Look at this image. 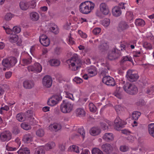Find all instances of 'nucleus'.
<instances>
[{
	"label": "nucleus",
	"mask_w": 154,
	"mask_h": 154,
	"mask_svg": "<svg viewBox=\"0 0 154 154\" xmlns=\"http://www.w3.org/2000/svg\"><path fill=\"white\" fill-rule=\"evenodd\" d=\"M73 107V105L71 102L66 100H63L60 105V110L63 113H68L72 111Z\"/></svg>",
	"instance_id": "nucleus-1"
},
{
	"label": "nucleus",
	"mask_w": 154,
	"mask_h": 154,
	"mask_svg": "<svg viewBox=\"0 0 154 154\" xmlns=\"http://www.w3.org/2000/svg\"><path fill=\"white\" fill-rule=\"evenodd\" d=\"M30 6L29 2H21L20 3V9L23 11L27 10Z\"/></svg>",
	"instance_id": "nucleus-19"
},
{
	"label": "nucleus",
	"mask_w": 154,
	"mask_h": 154,
	"mask_svg": "<svg viewBox=\"0 0 154 154\" xmlns=\"http://www.w3.org/2000/svg\"><path fill=\"white\" fill-rule=\"evenodd\" d=\"M27 69L29 72L33 71L39 72L42 70V67L39 63H35L33 66H28Z\"/></svg>",
	"instance_id": "nucleus-10"
},
{
	"label": "nucleus",
	"mask_w": 154,
	"mask_h": 154,
	"mask_svg": "<svg viewBox=\"0 0 154 154\" xmlns=\"http://www.w3.org/2000/svg\"><path fill=\"white\" fill-rule=\"evenodd\" d=\"M143 46L145 48L147 49H151V48L150 44L147 42H144L143 43Z\"/></svg>",
	"instance_id": "nucleus-54"
},
{
	"label": "nucleus",
	"mask_w": 154,
	"mask_h": 154,
	"mask_svg": "<svg viewBox=\"0 0 154 154\" xmlns=\"http://www.w3.org/2000/svg\"><path fill=\"white\" fill-rule=\"evenodd\" d=\"M129 27V26L125 21H122L119 23L118 30L119 32L123 31Z\"/></svg>",
	"instance_id": "nucleus-14"
},
{
	"label": "nucleus",
	"mask_w": 154,
	"mask_h": 154,
	"mask_svg": "<svg viewBox=\"0 0 154 154\" xmlns=\"http://www.w3.org/2000/svg\"><path fill=\"white\" fill-rule=\"evenodd\" d=\"M101 29L99 28H96L94 29L93 30V32L95 35H97L99 34L100 32Z\"/></svg>",
	"instance_id": "nucleus-55"
},
{
	"label": "nucleus",
	"mask_w": 154,
	"mask_h": 154,
	"mask_svg": "<svg viewBox=\"0 0 154 154\" xmlns=\"http://www.w3.org/2000/svg\"><path fill=\"white\" fill-rule=\"evenodd\" d=\"M126 124L125 122L122 121L119 117H117L114 121L115 128L118 131L122 128Z\"/></svg>",
	"instance_id": "nucleus-4"
},
{
	"label": "nucleus",
	"mask_w": 154,
	"mask_h": 154,
	"mask_svg": "<svg viewBox=\"0 0 154 154\" xmlns=\"http://www.w3.org/2000/svg\"><path fill=\"white\" fill-rule=\"evenodd\" d=\"M128 149V146L125 145L121 146L120 147V150L121 151L125 152L127 151Z\"/></svg>",
	"instance_id": "nucleus-50"
},
{
	"label": "nucleus",
	"mask_w": 154,
	"mask_h": 154,
	"mask_svg": "<svg viewBox=\"0 0 154 154\" xmlns=\"http://www.w3.org/2000/svg\"><path fill=\"white\" fill-rule=\"evenodd\" d=\"M18 37L17 35L15 34H12L9 37L10 41L12 43L16 42L18 40Z\"/></svg>",
	"instance_id": "nucleus-30"
},
{
	"label": "nucleus",
	"mask_w": 154,
	"mask_h": 154,
	"mask_svg": "<svg viewBox=\"0 0 154 154\" xmlns=\"http://www.w3.org/2000/svg\"><path fill=\"white\" fill-rule=\"evenodd\" d=\"M70 60V62L71 63V65L72 66L74 67L76 66H76H79L80 67H81L82 62L80 59H78L77 54H74L73 56L71 58Z\"/></svg>",
	"instance_id": "nucleus-8"
},
{
	"label": "nucleus",
	"mask_w": 154,
	"mask_h": 154,
	"mask_svg": "<svg viewBox=\"0 0 154 154\" xmlns=\"http://www.w3.org/2000/svg\"><path fill=\"white\" fill-rule=\"evenodd\" d=\"M12 132L13 134L17 135L20 133V130L18 127L15 126L13 128Z\"/></svg>",
	"instance_id": "nucleus-44"
},
{
	"label": "nucleus",
	"mask_w": 154,
	"mask_h": 154,
	"mask_svg": "<svg viewBox=\"0 0 154 154\" xmlns=\"http://www.w3.org/2000/svg\"><path fill=\"white\" fill-rule=\"evenodd\" d=\"M100 11L104 15H106L109 14V11L108 6L105 3H101L100 6Z\"/></svg>",
	"instance_id": "nucleus-13"
},
{
	"label": "nucleus",
	"mask_w": 154,
	"mask_h": 154,
	"mask_svg": "<svg viewBox=\"0 0 154 154\" xmlns=\"http://www.w3.org/2000/svg\"><path fill=\"white\" fill-rule=\"evenodd\" d=\"M6 32L8 34H12L13 32V30H12L11 29H10L9 28L6 27Z\"/></svg>",
	"instance_id": "nucleus-64"
},
{
	"label": "nucleus",
	"mask_w": 154,
	"mask_h": 154,
	"mask_svg": "<svg viewBox=\"0 0 154 154\" xmlns=\"http://www.w3.org/2000/svg\"><path fill=\"white\" fill-rule=\"evenodd\" d=\"M36 134L39 137H42L44 134V131L42 129H39L36 131Z\"/></svg>",
	"instance_id": "nucleus-41"
},
{
	"label": "nucleus",
	"mask_w": 154,
	"mask_h": 154,
	"mask_svg": "<svg viewBox=\"0 0 154 154\" xmlns=\"http://www.w3.org/2000/svg\"><path fill=\"white\" fill-rule=\"evenodd\" d=\"M79 10L81 13L85 14H88L91 12V10L89 9L88 6L84 8H79Z\"/></svg>",
	"instance_id": "nucleus-29"
},
{
	"label": "nucleus",
	"mask_w": 154,
	"mask_h": 154,
	"mask_svg": "<svg viewBox=\"0 0 154 154\" xmlns=\"http://www.w3.org/2000/svg\"><path fill=\"white\" fill-rule=\"evenodd\" d=\"M21 127L24 130H28L31 128L30 125L26 123H23L21 124Z\"/></svg>",
	"instance_id": "nucleus-36"
},
{
	"label": "nucleus",
	"mask_w": 154,
	"mask_h": 154,
	"mask_svg": "<svg viewBox=\"0 0 154 154\" xmlns=\"http://www.w3.org/2000/svg\"><path fill=\"white\" fill-rule=\"evenodd\" d=\"M92 154H103L102 152L98 148H94L92 150Z\"/></svg>",
	"instance_id": "nucleus-39"
},
{
	"label": "nucleus",
	"mask_w": 154,
	"mask_h": 154,
	"mask_svg": "<svg viewBox=\"0 0 154 154\" xmlns=\"http://www.w3.org/2000/svg\"><path fill=\"white\" fill-rule=\"evenodd\" d=\"M32 137L30 134H28L24 136L23 140L25 143H28L32 140Z\"/></svg>",
	"instance_id": "nucleus-27"
},
{
	"label": "nucleus",
	"mask_w": 154,
	"mask_h": 154,
	"mask_svg": "<svg viewBox=\"0 0 154 154\" xmlns=\"http://www.w3.org/2000/svg\"><path fill=\"white\" fill-rule=\"evenodd\" d=\"M88 73L90 74V76H93L96 75V72L94 70L91 69H88Z\"/></svg>",
	"instance_id": "nucleus-58"
},
{
	"label": "nucleus",
	"mask_w": 154,
	"mask_h": 154,
	"mask_svg": "<svg viewBox=\"0 0 154 154\" xmlns=\"http://www.w3.org/2000/svg\"><path fill=\"white\" fill-rule=\"evenodd\" d=\"M14 15H13L10 13H8L5 16V19L7 21H9L11 20V18L14 17Z\"/></svg>",
	"instance_id": "nucleus-43"
},
{
	"label": "nucleus",
	"mask_w": 154,
	"mask_h": 154,
	"mask_svg": "<svg viewBox=\"0 0 154 154\" xmlns=\"http://www.w3.org/2000/svg\"><path fill=\"white\" fill-rule=\"evenodd\" d=\"M115 108L116 112H118L122 110V107L120 105L116 106H115Z\"/></svg>",
	"instance_id": "nucleus-62"
},
{
	"label": "nucleus",
	"mask_w": 154,
	"mask_h": 154,
	"mask_svg": "<svg viewBox=\"0 0 154 154\" xmlns=\"http://www.w3.org/2000/svg\"><path fill=\"white\" fill-rule=\"evenodd\" d=\"M70 148L71 149L72 151L75 152L77 153L79 152V148L77 146L73 145L72 147L70 146Z\"/></svg>",
	"instance_id": "nucleus-45"
},
{
	"label": "nucleus",
	"mask_w": 154,
	"mask_h": 154,
	"mask_svg": "<svg viewBox=\"0 0 154 154\" xmlns=\"http://www.w3.org/2000/svg\"><path fill=\"white\" fill-rule=\"evenodd\" d=\"M17 152L19 154H30V151L26 147L21 148Z\"/></svg>",
	"instance_id": "nucleus-23"
},
{
	"label": "nucleus",
	"mask_w": 154,
	"mask_h": 154,
	"mask_svg": "<svg viewBox=\"0 0 154 154\" xmlns=\"http://www.w3.org/2000/svg\"><path fill=\"white\" fill-rule=\"evenodd\" d=\"M120 56L118 49L116 48H113L108 53V57L109 60H113L117 59Z\"/></svg>",
	"instance_id": "nucleus-3"
},
{
	"label": "nucleus",
	"mask_w": 154,
	"mask_h": 154,
	"mask_svg": "<svg viewBox=\"0 0 154 154\" xmlns=\"http://www.w3.org/2000/svg\"><path fill=\"white\" fill-rule=\"evenodd\" d=\"M90 111L92 112H95L97 110L96 107L92 103H90L89 105Z\"/></svg>",
	"instance_id": "nucleus-38"
},
{
	"label": "nucleus",
	"mask_w": 154,
	"mask_h": 154,
	"mask_svg": "<svg viewBox=\"0 0 154 154\" xmlns=\"http://www.w3.org/2000/svg\"><path fill=\"white\" fill-rule=\"evenodd\" d=\"M124 85L123 87L124 90L127 93L128 91L130 89L129 88L133 84L130 83L128 82H123Z\"/></svg>",
	"instance_id": "nucleus-22"
},
{
	"label": "nucleus",
	"mask_w": 154,
	"mask_h": 154,
	"mask_svg": "<svg viewBox=\"0 0 154 154\" xmlns=\"http://www.w3.org/2000/svg\"><path fill=\"white\" fill-rule=\"evenodd\" d=\"M30 18L32 21H36L39 19V15L36 12H32L30 14Z\"/></svg>",
	"instance_id": "nucleus-20"
},
{
	"label": "nucleus",
	"mask_w": 154,
	"mask_h": 154,
	"mask_svg": "<svg viewBox=\"0 0 154 154\" xmlns=\"http://www.w3.org/2000/svg\"><path fill=\"white\" fill-rule=\"evenodd\" d=\"M16 117L17 119L19 121H21L24 120V119H23V117L20 114H17L16 116Z\"/></svg>",
	"instance_id": "nucleus-63"
},
{
	"label": "nucleus",
	"mask_w": 154,
	"mask_h": 154,
	"mask_svg": "<svg viewBox=\"0 0 154 154\" xmlns=\"http://www.w3.org/2000/svg\"><path fill=\"white\" fill-rule=\"evenodd\" d=\"M73 81L75 82L76 83H80L82 82V80L78 77H75L73 79Z\"/></svg>",
	"instance_id": "nucleus-52"
},
{
	"label": "nucleus",
	"mask_w": 154,
	"mask_h": 154,
	"mask_svg": "<svg viewBox=\"0 0 154 154\" xmlns=\"http://www.w3.org/2000/svg\"><path fill=\"white\" fill-rule=\"evenodd\" d=\"M24 88L26 89H30L33 88L35 85L33 81L30 80H26L23 83Z\"/></svg>",
	"instance_id": "nucleus-12"
},
{
	"label": "nucleus",
	"mask_w": 154,
	"mask_h": 154,
	"mask_svg": "<svg viewBox=\"0 0 154 154\" xmlns=\"http://www.w3.org/2000/svg\"><path fill=\"white\" fill-rule=\"evenodd\" d=\"M100 131V129L98 127H93L90 130V133L92 135L96 136L99 134Z\"/></svg>",
	"instance_id": "nucleus-21"
},
{
	"label": "nucleus",
	"mask_w": 154,
	"mask_h": 154,
	"mask_svg": "<svg viewBox=\"0 0 154 154\" xmlns=\"http://www.w3.org/2000/svg\"><path fill=\"white\" fill-rule=\"evenodd\" d=\"M98 48L101 51L103 52L108 50L109 46L107 43H101L98 46Z\"/></svg>",
	"instance_id": "nucleus-18"
},
{
	"label": "nucleus",
	"mask_w": 154,
	"mask_h": 154,
	"mask_svg": "<svg viewBox=\"0 0 154 154\" xmlns=\"http://www.w3.org/2000/svg\"><path fill=\"white\" fill-rule=\"evenodd\" d=\"M41 43L44 46H48L50 44V40L48 38L44 40V41H42Z\"/></svg>",
	"instance_id": "nucleus-49"
},
{
	"label": "nucleus",
	"mask_w": 154,
	"mask_h": 154,
	"mask_svg": "<svg viewBox=\"0 0 154 154\" xmlns=\"http://www.w3.org/2000/svg\"><path fill=\"white\" fill-rule=\"evenodd\" d=\"M109 70V68L108 66H106L105 68H102V70L101 72V74L102 75H106V73H108V70Z\"/></svg>",
	"instance_id": "nucleus-40"
},
{
	"label": "nucleus",
	"mask_w": 154,
	"mask_h": 154,
	"mask_svg": "<svg viewBox=\"0 0 154 154\" xmlns=\"http://www.w3.org/2000/svg\"><path fill=\"white\" fill-rule=\"evenodd\" d=\"M11 138V134L8 131L1 133L0 135V139L2 141H8Z\"/></svg>",
	"instance_id": "nucleus-7"
},
{
	"label": "nucleus",
	"mask_w": 154,
	"mask_h": 154,
	"mask_svg": "<svg viewBox=\"0 0 154 154\" xmlns=\"http://www.w3.org/2000/svg\"><path fill=\"white\" fill-rule=\"evenodd\" d=\"M101 147L102 150L106 154H110L113 149L112 146L108 143L103 144Z\"/></svg>",
	"instance_id": "nucleus-11"
},
{
	"label": "nucleus",
	"mask_w": 154,
	"mask_h": 154,
	"mask_svg": "<svg viewBox=\"0 0 154 154\" xmlns=\"http://www.w3.org/2000/svg\"><path fill=\"white\" fill-rule=\"evenodd\" d=\"M50 30L55 34H57L59 33L58 29L56 25L50 27Z\"/></svg>",
	"instance_id": "nucleus-37"
},
{
	"label": "nucleus",
	"mask_w": 154,
	"mask_h": 154,
	"mask_svg": "<svg viewBox=\"0 0 154 154\" xmlns=\"http://www.w3.org/2000/svg\"><path fill=\"white\" fill-rule=\"evenodd\" d=\"M78 132L82 136L83 138H84L85 137V133L84 129L83 128H79L78 130Z\"/></svg>",
	"instance_id": "nucleus-42"
},
{
	"label": "nucleus",
	"mask_w": 154,
	"mask_h": 154,
	"mask_svg": "<svg viewBox=\"0 0 154 154\" xmlns=\"http://www.w3.org/2000/svg\"><path fill=\"white\" fill-rule=\"evenodd\" d=\"M17 62V59L15 57H12L3 59L2 64L4 67L10 68L14 66Z\"/></svg>",
	"instance_id": "nucleus-2"
},
{
	"label": "nucleus",
	"mask_w": 154,
	"mask_h": 154,
	"mask_svg": "<svg viewBox=\"0 0 154 154\" xmlns=\"http://www.w3.org/2000/svg\"><path fill=\"white\" fill-rule=\"evenodd\" d=\"M102 24L105 27L108 26L110 23V20L109 19L106 18L102 20Z\"/></svg>",
	"instance_id": "nucleus-34"
},
{
	"label": "nucleus",
	"mask_w": 154,
	"mask_h": 154,
	"mask_svg": "<svg viewBox=\"0 0 154 154\" xmlns=\"http://www.w3.org/2000/svg\"><path fill=\"white\" fill-rule=\"evenodd\" d=\"M126 4L125 3H119V4L118 6H117L118 7H119L120 9L121 10V9H125V7L124 6V5Z\"/></svg>",
	"instance_id": "nucleus-61"
},
{
	"label": "nucleus",
	"mask_w": 154,
	"mask_h": 154,
	"mask_svg": "<svg viewBox=\"0 0 154 154\" xmlns=\"http://www.w3.org/2000/svg\"><path fill=\"white\" fill-rule=\"evenodd\" d=\"M52 98L54 99L50 101H49L50 99L48 101L47 103L48 105L54 106L57 104L59 101L62 99V97L60 95H54L53 96Z\"/></svg>",
	"instance_id": "nucleus-9"
},
{
	"label": "nucleus",
	"mask_w": 154,
	"mask_h": 154,
	"mask_svg": "<svg viewBox=\"0 0 154 154\" xmlns=\"http://www.w3.org/2000/svg\"><path fill=\"white\" fill-rule=\"evenodd\" d=\"M130 89L128 91L127 93L131 95H135L138 92L137 87L134 84H133Z\"/></svg>",
	"instance_id": "nucleus-15"
},
{
	"label": "nucleus",
	"mask_w": 154,
	"mask_h": 154,
	"mask_svg": "<svg viewBox=\"0 0 154 154\" xmlns=\"http://www.w3.org/2000/svg\"><path fill=\"white\" fill-rule=\"evenodd\" d=\"M100 125L102 128L103 130L108 129V127L106 123H103V122H101L100 123Z\"/></svg>",
	"instance_id": "nucleus-60"
},
{
	"label": "nucleus",
	"mask_w": 154,
	"mask_h": 154,
	"mask_svg": "<svg viewBox=\"0 0 154 154\" xmlns=\"http://www.w3.org/2000/svg\"><path fill=\"white\" fill-rule=\"evenodd\" d=\"M54 52L56 54L59 55L61 52V48L59 47H57L55 49Z\"/></svg>",
	"instance_id": "nucleus-59"
},
{
	"label": "nucleus",
	"mask_w": 154,
	"mask_h": 154,
	"mask_svg": "<svg viewBox=\"0 0 154 154\" xmlns=\"http://www.w3.org/2000/svg\"><path fill=\"white\" fill-rule=\"evenodd\" d=\"M32 58L31 56H29V57L24 59L23 60V62L24 64L23 65H28L31 63L32 62Z\"/></svg>",
	"instance_id": "nucleus-33"
},
{
	"label": "nucleus",
	"mask_w": 154,
	"mask_h": 154,
	"mask_svg": "<svg viewBox=\"0 0 154 154\" xmlns=\"http://www.w3.org/2000/svg\"><path fill=\"white\" fill-rule=\"evenodd\" d=\"M88 1H85L84 2L82 3L79 5V8H85L88 6L86 4L87 3H88Z\"/></svg>",
	"instance_id": "nucleus-57"
},
{
	"label": "nucleus",
	"mask_w": 154,
	"mask_h": 154,
	"mask_svg": "<svg viewBox=\"0 0 154 154\" xmlns=\"http://www.w3.org/2000/svg\"><path fill=\"white\" fill-rule=\"evenodd\" d=\"M148 128L149 133L154 137V123H151L149 125Z\"/></svg>",
	"instance_id": "nucleus-24"
},
{
	"label": "nucleus",
	"mask_w": 154,
	"mask_h": 154,
	"mask_svg": "<svg viewBox=\"0 0 154 154\" xmlns=\"http://www.w3.org/2000/svg\"><path fill=\"white\" fill-rule=\"evenodd\" d=\"M137 105L140 106H142L144 104V100L143 99H140L137 102Z\"/></svg>",
	"instance_id": "nucleus-56"
},
{
	"label": "nucleus",
	"mask_w": 154,
	"mask_h": 154,
	"mask_svg": "<svg viewBox=\"0 0 154 154\" xmlns=\"http://www.w3.org/2000/svg\"><path fill=\"white\" fill-rule=\"evenodd\" d=\"M55 143L53 142H51L46 144L45 146V149L47 150L51 149L54 148L55 146Z\"/></svg>",
	"instance_id": "nucleus-28"
},
{
	"label": "nucleus",
	"mask_w": 154,
	"mask_h": 154,
	"mask_svg": "<svg viewBox=\"0 0 154 154\" xmlns=\"http://www.w3.org/2000/svg\"><path fill=\"white\" fill-rule=\"evenodd\" d=\"M48 38V37L45 35H42L39 37V41L41 43L42 41H44L45 40Z\"/></svg>",
	"instance_id": "nucleus-53"
},
{
	"label": "nucleus",
	"mask_w": 154,
	"mask_h": 154,
	"mask_svg": "<svg viewBox=\"0 0 154 154\" xmlns=\"http://www.w3.org/2000/svg\"><path fill=\"white\" fill-rule=\"evenodd\" d=\"M129 61L132 63V60L131 58L128 56H126L122 57V59L120 61V64L121 65H122L125 63L127 61Z\"/></svg>",
	"instance_id": "nucleus-25"
},
{
	"label": "nucleus",
	"mask_w": 154,
	"mask_h": 154,
	"mask_svg": "<svg viewBox=\"0 0 154 154\" xmlns=\"http://www.w3.org/2000/svg\"><path fill=\"white\" fill-rule=\"evenodd\" d=\"M50 65L51 66H57L60 64V61L56 59H52L50 61Z\"/></svg>",
	"instance_id": "nucleus-32"
},
{
	"label": "nucleus",
	"mask_w": 154,
	"mask_h": 154,
	"mask_svg": "<svg viewBox=\"0 0 154 154\" xmlns=\"http://www.w3.org/2000/svg\"><path fill=\"white\" fill-rule=\"evenodd\" d=\"M135 24L137 26H143L145 24V22L143 20L138 19L136 20Z\"/></svg>",
	"instance_id": "nucleus-35"
},
{
	"label": "nucleus",
	"mask_w": 154,
	"mask_h": 154,
	"mask_svg": "<svg viewBox=\"0 0 154 154\" xmlns=\"http://www.w3.org/2000/svg\"><path fill=\"white\" fill-rule=\"evenodd\" d=\"M42 84L46 88H50L52 83V79L50 76L46 75L42 79Z\"/></svg>",
	"instance_id": "nucleus-6"
},
{
	"label": "nucleus",
	"mask_w": 154,
	"mask_h": 154,
	"mask_svg": "<svg viewBox=\"0 0 154 154\" xmlns=\"http://www.w3.org/2000/svg\"><path fill=\"white\" fill-rule=\"evenodd\" d=\"M115 85V83L114 79L113 78H111L106 84V85L108 86H114Z\"/></svg>",
	"instance_id": "nucleus-47"
},
{
	"label": "nucleus",
	"mask_w": 154,
	"mask_h": 154,
	"mask_svg": "<svg viewBox=\"0 0 154 154\" xmlns=\"http://www.w3.org/2000/svg\"><path fill=\"white\" fill-rule=\"evenodd\" d=\"M21 30V28L17 26H14L13 28V32L16 33H18L20 32Z\"/></svg>",
	"instance_id": "nucleus-48"
},
{
	"label": "nucleus",
	"mask_w": 154,
	"mask_h": 154,
	"mask_svg": "<svg viewBox=\"0 0 154 154\" xmlns=\"http://www.w3.org/2000/svg\"><path fill=\"white\" fill-rule=\"evenodd\" d=\"M141 114V113L140 112L138 111L134 112L132 115V118L133 120H137Z\"/></svg>",
	"instance_id": "nucleus-31"
},
{
	"label": "nucleus",
	"mask_w": 154,
	"mask_h": 154,
	"mask_svg": "<svg viewBox=\"0 0 154 154\" xmlns=\"http://www.w3.org/2000/svg\"><path fill=\"white\" fill-rule=\"evenodd\" d=\"M126 76L128 80L131 82L136 81L139 78L138 74L134 73L130 70H128L127 72Z\"/></svg>",
	"instance_id": "nucleus-5"
},
{
	"label": "nucleus",
	"mask_w": 154,
	"mask_h": 154,
	"mask_svg": "<svg viewBox=\"0 0 154 154\" xmlns=\"http://www.w3.org/2000/svg\"><path fill=\"white\" fill-rule=\"evenodd\" d=\"M35 152V154H45V151L43 149L40 148L36 149Z\"/></svg>",
	"instance_id": "nucleus-51"
},
{
	"label": "nucleus",
	"mask_w": 154,
	"mask_h": 154,
	"mask_svg": "<svg viewBox=\"0 0 154 154\" xmlns=\"http://www.w3.org/2000/svg\"><path fill=\"white\" fill-rule=\"evenodd\" d=\"M76 114L77 116L79 117L84 116L85 115L84 110L81 108H78L76 109Z\"/></svg>",
	"instance_id": "nucleus-26"
},
{
	"label": "nucleus",
	"mask_w": 154,
	"mask_h": 154,
	"mask_svg": "<svg viewBox=\"0 0 154 154\" xmlns=\"http://www.w3.org/2000/svg\"><path fill=\"white\" fill-rule=\"evenodd\" d=\"M103 138L106 141H109L112 140L114 139V137L112 134L106 133L103 135Z\"/></svg>",
	"instance_id": "nucleus-17"
},
{
	"label": "nucleus",
	"mask_w": 154,
	"mask_h": 154,
	"mask_svg": "<svg viewBox=\"0 0 154 154\" xmlns=\"http://www.w3.org/2000/svg\"><path fill=\"white\" fill-rule=\"evenodd\" d=\"M112 13L114 16L119 17L121 14L122 11L119 7L116 6L112 9Z\"/></svg>",
	"instance_id": "nucleus-16"
},
{
	"label": "nucleus",
	"mask_w": 154,
	"mask_h": 154,
	"mask_svg": "<svg viewBox=\"0 0 154 154\" xmlns=\"http://www.w3.org/2000/svg\"><path fill=\"white\" fill-rule=\"evenodd\" d=\"M122 91V88L121 87H117L115 91V93L116 94V96L119 95Z\"/></svg>",
	"instance_id": "nucleus-46"
}]
</instances>
